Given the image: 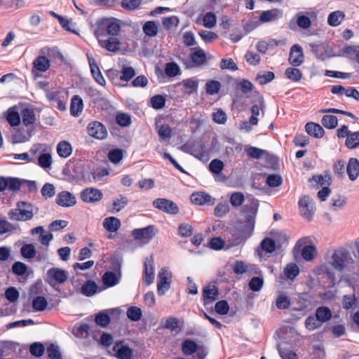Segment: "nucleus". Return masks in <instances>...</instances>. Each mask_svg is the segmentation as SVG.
<instances>
[{
  "label": "nucleus",
  "mask_w": 359,
  "mask_h": 359,
  "mask_svg": "<svg viewBox=\"0 0 359 359\" xmlns=\"http://www.w3.org/2000/svg\"><path fill=\"white\" fill-rule=\"evenodd\" d=\"M316 250L313 245H306L302 250V256L306 261H311L314 259Z\"/></svg>",
  "instance_id": "nucleus-47"
},
{
  "label": "nucleus",
  "mask_w": 359,
  "mask_h": 359,
  "mask_svg": "<svg viewBox=\"0 0 359 359\" xmlns=\"http://www.w3.org/2000/svg\"><path fill=\"white\" fill-rule=\"evenodd\" d=\"M321 325L316 316H309L305 321V326L309 330H314L320 327Z\"/></svg>",
  "instance_id": "nucleus-59"
},
{
  "label": "nucleus",
  "mask_w": 359,
  "mask_h": 359,
  "mask_svg": "<svg viewBox=\"0 0 359 359\" xmlns=\"http://www.w3.org/2000/svg\"><path fill=\"white\" fill-rule=\"evenodd\" d=\"M109 352L118 359H132L134 353L133 350L123 341H116Z\"/></svg>",
  "instance_id": "nucleus-5"
},
{
  "label": "nucleus",
  "mask_w": 359,
  "mask_h": 359,
  "mask_svg": "<svg viewBox=\"0 0 359 359\" xmlns=\"http://www.w3.org/2000/svg\"><path fill=\"white\" fill-rule=\"evenodd\" d=\"M41 193L45 198H49L53 197L55 194V187L50 183H46L41 190Z\"/></svg>",
  "instance_id": "nucleus-56"
},
{
  "label": "nucleus",
  "mask_w": 359,
  "mask_h": 359,
  "mask_svg": "<svg viewBox=\"0 0 359 359\" xmlns=\"http://www.w3.org/2000/svg\"><path fill=\"white\" fill-rule=\"evenodd\" d=\"M306 133L316 138H320L324 135L323 128L318 123L309 122L305 126Z\"/></svg>",
  "instance_id": "nucleus-22"
},
{
  "label": "nucleus",
  "mask_w": 359,
  "mask_h": 359,
  "mask_svg": "<svg viewBox=\"0 0 359 359\" xmlns=\"http://www.w3.org/2000/svg\"><path fill=\"white\" fill-rule=\"evenodd\" d=\"M72 334L79 339H86L90 334V325L87 323H76L72 330Z\"/></svg>",
  "instance_id": "nucleus-18"
},
{
  "label": "nucleus",
  "mask_w": 359,
  "mask_h": 359,
  "mask_svg": "<svg viewBox=\"0 0 359 359\" xmlns=\"http://www.w3.org/2000/svg\"><path fill=\"white\" fill-rule=\"evenodd\" d=\"M52 163V156L50 153L41 154L38 158V164L43 169L50 168Z\"/></svg>",
  "instance_id": "nucleus-36"
},
{
  "label": "nucleus",
  "mask_w": 359,
  "mask_h": 359,
  "mask_svg": "<svg viewBox=\"0 0 359 359\" xmlns=\"http://www.w3.org/2000/svg\"><path fill=\"white\" fill-rule=\"evenodd\" d=\"M260 248L266 253H272L276 249V243L270 238H265L262 241Z\"/></svg>",
  "instance_id": "nucleus-44"
},
{
  "label": "nucleus",
  "mask_w": 359,
  "mask_h": 359,
  "mask_svg": "<svg viewBox=\"0 0 359 359\" xmlns=\"http://www.w3.org/2000/svg\"><path fill=\"white\" fill-rule=\"evenodd\" d=\"M95 322L97 325L102 327H107L110 322L109 316L105 312H100L96 315Z\"/></svg>",
  "instance_id": "nucleus-49"
},
{
  "label": "nucleus",
  "mask_w": 359,
  "mask_h": 359,
  "mask_svg": "<svg viewBox=\"0 0 359 359\" xmlns=\"http://www.w3.org/2000/svg\"><path fill=\"white\" fill-rule=\"evenodd\" d=\"M91 75L93 76L94 79L96 81L97 83L101 86L105 85V79L100 72L98 67L96 64L93 63L91 62Z\"/></svg>",
  "instance_id": "nucleus-43"
},
{
  "label": "nucleus",
  "mask_w": 359,
  "mask_h": 359,
  "mask_svg": "<svg viewBox=\"0 0 359 359\" xmlns=\"http://www.w3.org/2000/svg\"><path fill=\"white\" fill-rule=\"evenodd\" d=\"M264 284V280L259 277H253L249 282V287L254 292L259 291Z\"/></svg>",
  "instance_id": "nucleus-57"
},
{
  "label": "nucleus",
  "mask_w": 359,
  "mask_h": 359,
  "mask_svg": "<svg viewBox=\"0 0 359 359\" xmlns=\"http://www.w3.org/2000/svg\"><path fill=\"white\" fill-rule=\"evenodd\" d=\"M215 311L221 315H226L229 311L228 303L225 300H221L215 304Z\"/></svg>",
  "instance_id": "nucleus-64"
},
{
  "label": "nucleus",
  "mask_w": 359,
  "mask_h": 359,
  "mask_svg": "<svg viewBox=\"0 0 359 359\" xmlns=\"http://www.w3.org/2000/svg\"><path fill=\"white\" fill-rule=\"evenodd\" d=\"M120 30V20L114 18H104L97 22V28L94 34L95 36L110 35L114 36L118 35Z\"/></svg>",
  "instance_id": "nucleus-2"
},
{
  "label": "nucleus",
  "mask_w": 359,
  "mask_h": 359,
  "mask_svg": "<svg viewBox=\"0 0 359 359\" xmlns=\"http://www.w3.org/2000/svg\"><path fill=\"white\" fill-rule=\"evenodd\" d=\"M47 300L44 297L38 296L32 301V307L35 311H43L47 307Z\"/></svg>",
  "instance_id": "nucleus-39"
},
{
  "label": "nucleus",
  "mask_w": 359,
  "mask_h": 359,
  "mask_svg": "<svg viewBox=\"0 0 359 359\" xmlns=\"http://www.w3.org/2000/svg\"><path fill=\"white\" fill-rule=\"evenodd\" d=\"M22 121L24 126H28L34 123L35 113L32 109L25 108L21 111Z\"/></svg>",
  "instance_id": "nucleus-28"
},
{
  "label": "nucleus",
  "mask_w": 359,
  "mask_h": 359,
  "mask_svg": "<svg viewBox=\"0 0 359 359\" xmlns=\"http://www.w3.org/2000/svg\"><path fill=\"white\" fill-rule=\"evenodd\" d=\"M83 100L79 95H74L72 98L70 104V113L73 116H79L83 109Z\"/></svg>",
  "instance_id": "nucleus-25"
},
{
  "label": "nucleus",
  "mask_w": 359,
  "mask_h": 359,
  "mask_svg": "<svg viewBox=\"0 0 359 359\" xmlns=\"http://www.w3.org/2000/svg\"><path fill=\"white\" fill-rule=\"evenodd\" d=\"M229 201L233 207L238 208L245 201L244 195L241 192H234L230 196Z\"/></svg>",
  "instance_id": "nucleus-45"
},
{
  "label": "nucleus",
  "mask_w": 359,
  "mask_h": 359,
  "mask_svg": "<svg viewBox=\"0 0 359 359\" xmlns=\"http://www.w3.org/2000/svg\"><path fill=\"white\" fill-rule=\"evenodd\" d=\"M183 91L186 94H193L196 93L198 88V80L196 78H190L183 80L182 82Z\"/></svg>",
  "instance_id": "nucleus-24"
},
{
  "label": "nucleus",
  "mask_w": 359,
  "mask_h": 359,
  "mask_svg": "<svg viewBox=\"0 0 359 359\" xmlns=\"http://www.w3.org/2000/svg\"><path fill=\"white\" fill-rule=\"evenodd\" d=\"M328 263L337 271H347L359 275V264L354 262L350 253L346 250H335Z\"/></svg>",
  "instance_id": "nucleus-1"
},
{
  "label": "nucleus",
  "mask_w": 359,
  "mask_h": 359,
  "mask_svg": "<svg viewBox=\"0 0 359 359\" xmlns=\"http://www.w3.org/2000/svg\"><path fill=\"white\" fill-rule=\"evenodd\" d=\"M205 305L212 304L218 299V289L215 285H208L203 290Z\"/></svg>",
  "instance_id": "nucleus-16"
},
{
  "label": "nucleus",
  "mask_w": 359,
  "mask_h": 359,
  "mask_svg": "<svg viewBox=\"0 0 359 359\" xmlns=\"http://www.w3.org/2000/svg\"><path fill=\"white\" fill-rule=\"evenodd\" d=\"M217 22L216 15L211 12L206 13L203 18V25L207 28H212Z\"/></svg>",
  "instance_id": "nucleus-52"
},
{
  "label": "nucleus",
  "mask_w": 359,
  "mask_h": 359,
  "mask_svg": "<svg viewBox=\"0 0 359 359\" xmlns=\"http://www.w3.org/2000/svg\"><path fill=\"white\" fill-rule=\"evenodd\" d=\"M345 18V13L341 11L330 13L327 17V23L332 27H337Z\"/></svg>",
  "instance_id": "nucleus-26"
},
{
  "label": "nucleus",
  "mask_w": 359,
  "mask_h": 359,
  "mask_svg": "<svg viewBox=\"0 0 359 359\" xmlns=\"http://www.w3.org/2000/svg\"><path fill=\"white\" fill-rule=\"evenodd\" d=\"M284 273L287 278L293 280L299 273V267L296 264L290 263L284 269Z\"/></svg>",
  "instance_id": "nucleus-40"
},
{
  "label": "nucleus",
  "mask_w": 359,
  "mask_h": 359,
  "mask_svg": "<svg viewBox=\"0 0 359 359\" xmlns=\"http://www.w3.org/2000/svg\"><path fill=\"white\" fill-rule=\"evenodd\" d=\"M50 61L45 56H38L33 62L34 67L39 72H46L50 67Z\"/></svg>",
  "instance_id": "nucleus-29"
},
{
  "label": "nucleus",
  "mask_w": 359,
  "mask_h": 359,
  "mask_svg": "<svg viewBox=\"0 0 359 359\" xmlns=\"http://www.w3.org/2000/svg\"><path fill=\"white\" fill-rule=\"evenodd\" d=\"M347 174L351 181H354L359 175V161L355 158H351L348 161L346 168Z\"/></svg>",
  "instance_id": "nucleus-20"
},
{
  "label": "nucleus",
  "mask_w": 359,
  "mask_h": 359,
  "mask_svg": "<svg viewBox=\"0 0 359 359\" xmlns=\"http://www.w3.org/2000/svg\"><path fill=\"white\" fill-rule=\"evenodd\" d=\"M101 47L111 52H116L119 49L120 41L116 38L108 35L95 36Z\"/></svg>",
  "instance_id": "nucleus-11"
},
{
  "label": "nucleus",
  "mask_w": 359,
  "mask_h": 359,
  "mask_svg": "<svg viewBox=\"0 0 359 359\" xmlns=\"http://www.w3.org/2000/svg\"><path fill=\"white\" fill-rule=\"evenodd\" d=\"M289 62L293 66L298 67L304 62L303 49L299 44L293 45L290 51Z\"/></svg>",
  "instance_id": "nucleus-13"
},
{
  "label": "nucleus",
  "mask_w": 359,
  "mask_h": 359,
  "mask_svg": "<svg viewBox=\"0 0 359 359\" xmlns=\"http://www.w3.org/2000/svg\"><path fill=\"white\" fill-rule=\"evenodd\" d=\"M283 11L278 8L263 11L259 16V21L262 23L275 21L282 18Z\"/></svg>",
  "instance_id": "nucleus-15"
},
{
  "label": "nucleus",
  "mask_w": 359,
  "mask_h": 359,
  "mask_svg": "<svg viewBox=\"0 0 359 359\" xmlns=\"http://www.w3.org/2000/svg\"><path fill=\"white\" fill-rule=\"evenodd\" d=\"M346 146L348 149H355L359 146V131L349 134L346 140Z\"/></svg>",
  "instance_id": "nucleus-37"
},
{
  "label": "nucleus",
  "mask_w": 359,
  "mask_h": 359,
  "mask_svg": "<svg viewBox=\"0 0 359 359\" xmlns=\"http://www.w3.org/2000/svg\"><path fill=\"white\" fill-rule=\"evenodd\" d=\"M229 211V205L227 202L219 203L215 208V215L217 217H224Z\"/></svg>",
  "instance_id": "nucleus-48"
},
{
  "label": "nucleus",
  "mask_w": 359,
  "mask_h": 359,
  "mask_svg": "<svg viewBox=\"0 0 359 359\" xmlns=\"http://www.w3.org/2000/svg\"><path fill=\"white\" fill-rule=\"evenodd\" d=\"M259 203L258 201L253 198L250 205H245L244 211L248 214L247 224L241 232V240L245 241L248 238L254 229L255 219L257 212Z\"/></svg>",
  "instance_id": "nucleus-3"
},
{
  "label": "nucleus",
  "mask_w": 359,
  "mask_h": 359,
  "mask_svg": "<svg viewBox=\"0 0 359 359\" xmlns=\"http://www.w3.org/2000/svg\"><path fill=\"white\" fill-rule=\"evenodd\" d=\"M44 351V346L40 342H34L29 346V352L34 356H41L43 354Z\"/></svg>",
  "instance_id": "nucleus-53"
},
{
  "label": "nucleus",
  "mask_w": 359,
  "mask_h": 359,
  "mask_svg": "<svg viewBox=\"0 0 359 359\" xmlns=\"http://www.w3.org/2000/svg\"><path fill=\"white\" fill-rule=\"evenodd\" d=\"M299 206L301 215L304 219L311 220L316 210L312 198L309 196H303L299 200Z\"/></svg>",
  "instance_id": "nucleus-7"
},
{
  "label": "nucleus",
  "mask_w": 359,
  "mask_h": 359,
  "mask_svg": "<svg viewBox=\"0 0 359 359\" xmlns=\"http://www.w3.org/2000/svg\"><path fill=\"white\" fill-rule=\"evenodd\" d=\"M142 316V310L137 306H131L127 311V316L133 321L139 320Z\"/></svg>",
  "instance_id": "nucleus-51"
},
{
  "label": "nucleus",
  "mask_w": 359,
  "mask_h": 359,
  "mask_svg": "<svg viewBox=\"0 0 359 359\" xmlns=\"http://www.w3.org/2000/svg\"><path fill=\"white\" fill-rule=\"evenodd\" d=\"M221 84L219 81L211 80L208 81L205 84V92L208 95H215L219 92Z\"/></svg>",
  "instance_id": "nucleus-46"
},
{
  "label": "nucleus",
  "mask_w": 359,
  "mask_h": 359,
  "mask_svg": "<svg viewBox=\"0 0 359 359\" xmlns=\"http://www.w3.org/2000/svg\"><path fill=\"white\" fill-rule=\"evenodd\" d=\"M103 226L107 231L116 232L121 226V222L115 217H109L104 219Z\"/></svg>",
  "instance_id": "nucleus-27"
},
{
  "label": "nucleus",
  "mask_w": 359,
  "mask_h": 359,
  "mask_svg": "<svg viewBox=\"0 0 359 359\" xmlns=\"http://www.w3.org/2000/svg\"><path fill=\"white\" fill-rule=\"evenodd\" d=\"M165 72L168 76L174 77L179 74L180 67L175 62H169L166 65Z\"/></svg>",
  "instance_id": "nucleus-60"
},
{
  "label": "nucleus",
  "mask_w": 359,
  "mask_h": 359,
  "mask_svg": "<svg viewBox=\"0 0 359 359\" xmlns=\"http://www.w3.org/2000/svg\"><path fill=\"white\" fill-rule=\"evenodd\" d=\"M205 58V51L200 48H195L191 54V61L197 65L204 63Z\"/></svg>",
  "instance_id": "nucleus-32"
},
{
  "label": "nucleus",
  "mask_w": 359,
  "mask_h": 359,
  "mask_svg": "<svg viewBox=\"0 0 359 359\" xmlns=\"http://www.w3.org/2000/svg\"><path fill=\"white\" fill-rule=\"evenodd\" d=\"M116 121L119 126L122 127H126L130 124L131 118L128 114L125 113H120L116 115Z\"/></svg>",
  "instance_id": "nucleus-61"
},
{
  "label": "nucleus",
  "mask_w": 359,
  "mask_h": 359,
  "mask_svg": "<svg viewBox=\"0 0 359 359\" xmlns=\"http://www.w3.org/2000/svg\"><path fill=\"white\" fill-rule=\"evenodd\" d=\"M128 203V198L124 196H120L113 202V210L112 212H119L123 208H125Z\"/></svg>",
  "instance_id": "nucleus-50"
},
{
  "label": "nucleus",
  "mask_w": 359,
  "mask_h": 359,
  "mask_svg": "<svg viewBox=\"0 0 359 359\" xmlns=\"http://www.w3.org/2000/svg\"><path fill=\"white\" fill-rule=\"evenodd\" d=\"M22 256L26 259H32L36 256V249L33 244H25L20 249Z\"/></svg>",
  "instance_id": "nucleus-38"
},
{
  "label": "nucleus",
  "mask_w": 359,
  "mask_h": 359,
  "mask_svg": "<svg viewBox=\"0 0 359 359\" xmlns=\"http://www.w3.org/2000/svg\"><path fill=\"white\" fill-rule=\"evenodd\" d=\"M56 150L60 157L66 158L72 154L73 149L68 141L62 140L57 144Z\"/></svg>",
  "instance_id": "nucleus-21"
},
{
  "label": "nucleus",
  "mask_w": 359,
  "mask_h": 359,
  "mask_svg": "<svg viewBox=\"0 0 359 359\" xmlns=\"http://www.w3.org/2000/svg\"><path fill=\"white\" fill-rule=\"evenodd\" d=\"M27 265L21 262H15L12 266V271L17 276L24 275L27 272Z\"/></svg>",
  "instance_id": "nucleus-55"
},
{
  "label": "nucleus",
  "mask_w": 359,
  "mask_h": 359,
  "mask_svg": "<svg viewBox=\"0 0 359 359\" xmlns=\"http://www.w3.org/2000/svg\"><path fill=\"white\" fill-rule=\"evenodd\" d=\"M190 200L191 203L198 205H212L214 203V198L210 194L203 191L192 194Z\"/></svg>",
  "instance_id": "nucleus-14"
},
{
  "label": "nucleus",
  "mask_w": 359,
  "mask_h": 359,
  "mask_svg": "<svg viewBox=\"0 0 359 359\" xmlns=\"http://www.w3.org/2000/svg\"><path fill=\"white\" fill-rule=\"evenodd\" d=\"M19 292L14 287H10L5 292V297L10 302H14L19 298Z\"/></svg>",
  "instance_id": "nucleus-58"
},
{
  "label": "nucleus",
  "mask_w": 359,
  "mask_h": 359,
  "mask_svg": "<svg viewBox=\"0 0 359 359\" xmlns=\"http://www.w3.org/2000/svg\"><path fill=\"white\" fill-rule=\"evenodd\" d=\"M155 278V267L151 257H147L144 262L143 280L147 285L154 283Z\"/></svg>",
  "instance_id": "nucleus-12"
},
{
  "label": "nucleus",
  "mask_w": 359,
  "mask_h": 359,
  "mask_svg": "<svg viewBox=\"0 0 359 359\" xmlns=\"http://www.w3.org/2000/svg\"><path fill=\"white\" fill-rule=\"evenodd\" d=\"M36 212H31V210H25L21 208L11 209L8 212V217L11 220L26 222L31 220Z\"/></svg>",
  "instance_id": "nucleus-10"
},
{
  "label": "nucleus",
  "mask_w": 359,
  "mask_h": 359,
  "mask_svg": "<svg viewBox=\"0 0 359 359\" xmlns=\"http://www.w3.org/2000/svg\"><path fill=\"white\" fill-rule=\"evenodd\" d=\"M6 120L11 126H18L20 123V115L16 111L15 107L8 109Z\"/></svg>",
  "instance_id": "nucleus-30"
},
{
  "label": "nucleus",
  "mask_w": 359,
  "mask_h": 359,
  "mask_svg": "<svg viewBox=\"0 0 359 359\" xmlns=\"http://www.w3.org/2000/svg\"><path fill=\"white\" fill-rule=\"evenodd\" d=\"M120 79L123 81H128L130 80L133 77L135 76L136 72L133 67L127 65H123L121 67V70L120 72Z\"/></svg>",
  "instance_id": "nucleus-33"
},
{
  "label": "nucleus",
  "mask_w": 359,
  "mask_h": 359,
  "mask_svg": "<svg viewBox=\"0 0 359 359\" xmlns=\"http://www.w3.org/2000/svg\"><path fill=\"white\" fill-rule=\"evenodd\" d=\"M197 348L198 345L196 344V343L190 339L185 340L182 345V349L183 353L188 355L195 353L197 350Z\"/></svg>",
  "instance_id": "nucleus-42"
},
{
  "label": "nucleus",
  "mask_w": 359,
  "mask_h": 359,
  "mask_svg": "<svg viewBox=\"0 0 359 359\" xmlns=\"http://www.w3.org/2000/svg\"><path fill=\"white\" fill-rule=\"evenodd\" d=\"M57 203L62 207H69L74 205L76 201L73 194L69 191H62L59 193L56 200Z\"/></svg>",
  "instance_id": "nucleus-17"
},
{
  "label": "nucleus",
  "mask_w": 359,
  "mask_h": 359,
  "mask_svg": "<svg viewBox=\"0 0 359 359\" xmlns=\"http://www.w3.org/2000/svg\"><path fill=\"white\" fill-rule=\"evenodd\" d=\"M68 275L66 271L59 268H51L47 271L45 280L50 285L62 284L67 281Z\"/></svg>",
  "instance_id": "nucleus-6"
},
{
  "label": "nucleus",
  "mask_w": 359,
  "mask_h": 359,
  "mask_svg": "<svg viewBox=\"0 0 359 359\" xmlns=\"http://www.w3.org/2000/svg\"><path fill=\"white\" fill-rule=\"evenodd\" d=\"M153 205L156 209L171 215H176L179 212L177 204L167 198L155 199Z\"/></svg>",
  "instance_id": "nucleus-8"
},
{
  "label": "nucleus",
  "mask_w": 359,
  "mask_h": 359,
  "mask_svg": "<svg viewBox=\"0 0 359 359\" xmlns=\"http://www.w3.org/2000/svg\"><path fill=\"white\" fill-rule=\"evenodd\" d=\"M285 75L287 79L295 82L299 81L302 77L301 71L294 67H288L285 70Z\"/></svg>",
  "instance_id": "nucleus-41"
},
{
  "label": "nucleus",
  "mask_w": 359,
  "mask_h": 359,
  "mask_svg": "<svg viewBox=\"0 0 359 359\" xmlns=\"http://www.w3.org/2000/svg\"><path fill=\"white\" fill-rule=\"evenodd\" d=\"M142 29L146 35L153 37L157 35L158 27L154 21H148L143 25Z\"/></svg>",
  "instance_id": "nucleus-34"
},
{
  "label": "nucleus",
  "mask_w": 359,
  "mask_h": 359,
  "mask_svg": "<svg viewBox=\"0 0 359 359\" xmlns=\"http://www.w3.org/2000/svg\"><path fill=\"white\" fill-rule=\"evenodd\" d=\"M107 136V130L102 123L98 121L91 123V137L98 140H104Z\"/></svg>",
  "instance_id": "nucleus-19"
},
{
  "label": "nucleus",
  "mask_w": 359,
  "mask_h": 359,
  "mask_svg": "<svg viewBox=\"0 0 359 359\" xmlns=\"http://www.w3.org/2000/svg\"><path fill=\"white\" fill-rule=\"evenodd\" d=\"M109 172L107 167H100L95 170L93 173V179L95 181H102L104 177L109 175Z\"/></svg>",
  "instance_id": "nucleus-54"
},
{
  "label": "nucleus",
  "mask_w": 359,
  "mask_h": 359,
  "mask_svg": "<svg viewBox=\"0 0 359 359\" xmlns=\"http://www.w3.org/2000/svg\"><path fill=\"white\" fill-rule=\"evenodd\" d=\"M210 170L215 174H219L224 168V163L221 160L214 159L209 165Z\"/></svg>",
  "instance_id": "nucleus-63"
},
{
  "label": "nucleus",
  "mask_w": 359,
  "mask_h": 359,
  "mask_svg": "<svg viewBox=\"0 0 359 359\" xmlns=\"http://www.w3.org/2000/svg\"><path fill=\"white\" fill-rule=\"evenodd\" d=\"M155 234V227L152 225L142 229H135L132 231V236L135 240L142 241L144 243H149Z\"/></svg>",
  "instance_id": "nucleus-9"
},
{
  "label": "nucleus",
  "mask_w": 359,
  "mask_h": 359,
  "mask_svg": "<svg viewBox=\"0 0 359 359\" xmlns=\"http://www.w3.org/2000/svg\"><path fill=\"white\" fill-rule=\"evenodd\" d=\"M172 273L168 267L160 269L157 276V292L162 296L170 288Z\"/></svg>",
  "instance_id": "nucleus-4"
},
{
  "label": "nucleus",
  "mask_w": 359,
  "mask_h": 359,
  "mask_svg": "<svg viewBox=\"0 0 359 359\" xmlns=\"http://www.w3.org/2000/svg\"><path fill=\"white\" fill-rule=\"evenodd\" d=\"M165 100L163 96L158 95L151 98V104L153 108L159 109L165 106Z\"/></svg>",
  "instance_id": "nucleus-62"
},
{
  "label": "nucleus",
  "mask_w": 359,
  "mask_h": 359,
  "mask_svg": "<svg viewBox=\"0 0 359 359\" xmlns=\"http://www.w3.org/2000/svg\"><path fill=\"white\" fill-rule=\"evenodd\" d=\"M121 275L112 271H107L102 276L103 284L106 287H113L117 285L119 282Z\"/></svg>",
  "instance_id": "nucleus-23"
},
{
  "label": "nucleus",
  "mask_w": 359,
  "mask_h": 359,
  "mask_svg": "<svg viewBox=\"0 0 359 359\" xmlns=\"http://www.w3.org/2000/svg\"><path fill=\"white\" fill-rule=\"evenodd\" d=\"M322 125L328 129H334L337 127L338 120L334 115H325L321 120Z\"/></svg>",
  "instance_id": "nucleus-35"
},
{
  "label": "nucleus",
  "mask_w": 359,
  "mask_h": 359,
  "mask_svg": "<svg viewBox=\"0 0 359 359\" xmlns=\"http://www.w3.org/2000/svg\"><path fill=\"white\" fill-rule=\"evenodd\" d=\"M316 316L322 324L331 318L332 312L327 307L321 306L316 310Z\"/></svg>",
  "instance_id": "nucleus-31"
}]
</instances>
